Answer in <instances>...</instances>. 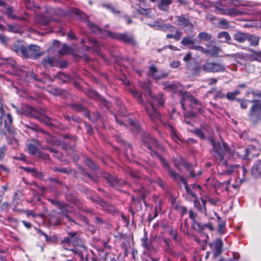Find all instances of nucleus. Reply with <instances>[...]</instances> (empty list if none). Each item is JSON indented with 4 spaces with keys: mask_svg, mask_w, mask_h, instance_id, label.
<instances>
[{
    "mask_svg": "<svg viewBox=\"0 0 261 261\" xmlns=\"http://www.w3.org/2000/svg\"><path fill=\"white\" fill-rule=\"evenodd\" d=\"M210 141L213 146L212 154L215 161L221 166L225 167V170L223 174H230L238 167L237 165L228 166L226 160L227 154L233 158L235 152L223 141H216L210 139Z\"/></svg>",
    "mask_w": 261,
    "mask_h": 261,
    "instance_id": "f257e3e1",
    "label": "nucleus"
},
{
    "mask_svg": "<svg viewBox=\"0 0 261 261\" xmlns=\"http://www.w3.org/2000/svg\"><path fill=\"white\" fill-rule=\"evenodd\" d=\"M150 108L146 107V110L150 119L154 123H159L162 121L160 114L155 110V106L162 107L164 105V99L163 95L159 94L153 99L149 101Z\"/></svg>",
    "mask_w": 261,
    "mask_h": 261,
    "instance_id": "f03ea898",
    "label": "nucleus"
},
{
    "mask_svg": "<svg viewBox=\"0 0 261 261\" xmlns=\"http://www.w3.org/2000/svg\"><path fill=\"white\" fill-rule=\"evenodd\" d=\"M143 142L144 145L146 146L150 150V153L152 155H155L158 158L163 166L165 167H167V169L168 170V167H170L167 162L153 150V148H158L161 150H163V147L158 143L156 139L150 135H147L144 137Z\"/></svg>",
    "mask_w": 261,
    "mask_h": 261,
    "instance_id": "7ed1b4c3",
    "label": "nucleus"
},
{
    "mask_svg": "<svg viewBox=\"0 0 261 261\" xmlns=\"http://www.w3.org/2000/svg\"><path fill=\"white\" fill-rule=\"evenodd\" d=\"M199 69L206 72H219L225 70V66L219 63L212 62L206 61L200 66Z\"/></svg>",
    "mask_w": 261,
    "mask_h": 261,
    "instance_id": "20e7f679",
    "label": "nucleus"
},
{
    "mask_svg": "<svg viewBox=\"0 0 261 261\" xmlns=\"http://www.w3.org/2000/svg\"><path fill=\"white\" fill-rule=\"evenodd\" d=\"M168 172L169 175L172 178L173 180L177 182H181L185 185V189L188 195L193 198H197L196 194L190 188L188 187L187 180L184 177L180 176L179 174L174 172L171 167H168Z\"/></svg>",
    "mask_w": 261,
    "mask_h": 261,
    "instance_id": "39448f33",
    "label": "nucleus"
},
{
    "mask_svg": "<svg viewBox=\"0 0 261 261\" xmlns=\"http://www.w3.org/2000/svg\"><path fill=\"white\" fill-rule=\"evenodd\" d=\"M107 36H110L113 38L118 39L126 43L130 44L133 45H135L136 43L134 37L130 34H118L112 33L110 31L107 32Z\"/></svg>",
    "mask_w": 261,
    "mask_h": 261,
    "instance_id": "423d86ee",
    "label": "nucleus"
},
{
    "mask_svg": "<svg viewBox=\"0 0 261 261\" xmlns=\"http://www.w3.org/2000/svg\"><path fill=\"white\" fill-rule=\"evenodd\" d=\"M214 12L218 14L228 16H236L240 14V12L233 8H224L223 5L219 3L214 6Z\"/></svg>",
    "mask_w": 261,
    "mask_h": 261,
    "instance_id": "0eeeda50",
    "label": "nucleus"
},
{
    "mask_svg": "<svg viewBox=\"0 0 261 261\" xmlns=\"http://www.w3.org/2000/svg\"><path fill=\"white\" fill-rule=\"evenodd\" d=\"M187 102H191L196 106V108L200 112L202 106L194 96L187 92H184L182 94V100L180 104L183 109H185V106Z\"/></svg>",
    "mask_w": 261,
    "mask_h": 261,
    "instance_id": "6e6552de",
    "label": "nucleus"
},
{
    "mask_svg": "<svg viewBox=\"0 0 261 261\" xmlns=\"http://www.w3.org/2000/svg\"><path fill=\"white\" fill-rule=\"evenodd\" d=\"M24 57L28 58L36 59L42 54L40 51V47L36 45H30L28 48L25 47Z\"/></svg>",
    "mask_w": 261,
    "mask_h": 261,
    "instance_id": "1a4fd4ad",
    "label": "nucleus"
},
{
    "mask_svg": "<svg viewBox=\"0 0 261 261\" xmlns=\"http://www.w3.org/2000/svg\"><path fill=\"white\" fill-rule=\"evenodd\" d=\"M253 103L250 112V116L253 118L256 117L257 119H259L261 116V102L257 100H251Z\"/></svg>",
    "mask_w": 261,
    "mask_h": 261,
    "instance_id": "9d476101",
    "label": "nucleus"
},
{
    "mask_svg": "<svg viewBox=\"0 0 261 261\" xmlns=\"http://www.w3.org/2000/svg\"><path fill=\"white\" fill-rule=\"evenodd\" d=\"M174 163L175 166L179 170H180V166H182L190 170L191 177H194L196 176V174L194 173L193 171L191 170L192 165L188 163L185 160L183 159H180V160L174 159Z\"/></svg>",
    "mask_w": 261,
    "mask_h": 261,
    "instance_id": "9b49d317",
    "label": "nucleus"
},
{
    "mask_svg": "<svg viewBox=\"0 0 261 261\" xmlns=\"http://www.w3.org/2000/svg\"><path fill=\"white\" fill-rule=\"evenodd\" d=\"M254 150V148L253 147L246 148H241L239 151L236 152L237 156L243 159H248L250 154L253 156L255 155L253 153Z\"/></svg>",
    "mask_w": 261,
    "mask_h": 261,
    "instance_id": "f8f14e48",
    "label": "nucleus"
},
{
    "mask_svg": "<svg viewBox=\"0 0 261 261\" xmlns=\"http://www.w3.org/2000/svg\"><path fill=\"white\" fill-rule=\"evenodd\" d=\"M205 45L207 47V49H204V53L205 54H210L212 56H217L221 51V49L219 47L211 43L206 44Z\"/></svg>",
    "mask_w": 261,
    "mask_h": 261,
    "instance_id": "ddd939ff",
    "label": "nucleus"
},
{
    "mask_svg": "<svg viewBox=\"0 0 261 261\" xmlns=\"http://www.w3.org/2000/svg\"><path fill=\"white\" fill-rule=\"evenodd\" d=\"M251 174L256 178L261 176V160L255 162L252 168Z\"/></svg>",
    "mask_w": 261,
    "mask_h": 261,
    "instance_id": "4468645a",
    "label": "nucleus"
},
{
    "mask_svg": "<svg viewBox=\"0 0 261 261\" xmlns=\"http://www.w3.org/2000/svg\"><path fill=\"white\" fill-rule=\"evenodd\" d=\"M149 25L152 28L163 31H166L167 29L173 28L171 24H165L161 22L160 20L154 21Z\"/></svg>",
    "mask_w": 261,
    "mask_h": 261,
    "instance_id": "2eb2a0df",
    "label": "nucleus"
},
{
    "mask_svg": "<svg viewBox=\"0 0 261 261\" xmlns=\"http://www.w3.org/2000/svg\"><path fill=\"white\" fill-rule=\"evenodd\" d=\"M250 51L251 54L247 55L245 60L250 61H256L258 62H261V51L252 49L250 50Z\"/></svg>",
    "mask_w": 261,
    "mask_h": 261,
    "instance_id": "dca6fc26",
    "label": "nucleus"
},
{
    "mask_svg": "<svg viewBox=\"0 0 261 261\" xmlns=\"http://www.w3.org/2000/svg\"><path fill=\"white\" fill-rule=\"evenodd\" d=\"M103 177L107 181V182L112 186H114L117 184H122V181L118 180L117 177L112 176L109 173H104Z\"/></svg>",
    "mask_w": 261,
    "mask_h": 261,
    "instance_id": "f3484780",
    "label": "nucleus"
},
{
    "mask_svg": "<svg viewBox=\"0 0 261 261\" xmlns=\"http://www.w3.org/2000/svg\"><path fill=\"white\" fill-rule=\"evenodd\" d=\"M223 242L221 239H217L214 244V253L213 257L216 258L222 253Z\"/></svg>",
    "mask_w": 261,
    "mask_h": 261,
    "instance_id": "a211bd4d",
    "label": "nucleus"
},
{
    "mask_svg": "<svg viewBox=\"0 0 261 261\" xmlns=\"http://www.w3.org/2000/svg\"><path fill=\"white\" fill-rule=\"evenodd\" d=\"M97 202L101 206L102 210L107 213H111L114 212V207L112 204L107 203L101 199H98Z\"/></svg>",
    "mask_w": 261,
    "mask_h": 261,
    "instance_id": "6ab92c4d",
    "label": "nucleus"
},
{
    "mask_svg": "<svg viewBox=\"0 0 261 261\" xmlns=\"http://www.w3.org/2000/svg\"><path fill=\"white\" fill-rule=\"evenodd\" d=\"M6 14L11 19H18L20 20H23L24 18L22 17H18L16 15L15 10L13 7H8L6 9Z\"/></svg>",
    "mask_w": 261,
    "mask_h": 261,
    "instance_id": "aec40b11",
    "label": "nucleus"
},
{
    "mask_svg": "<svg viewBox=\"0 0 261 261\" xmlns=\"http://www.w3.org/2000/svg\"><path fill=\"white\" fill-rule=\"evenodd\" d=\"M196 216V214L194 213L192 211H190L189 212V217L190 218L193 220V227L194 229L197 230H202L203 227L202 226V225L195 220V218Z\"/></svg>",
    "mask_w": 261,
    "mask_h": 261,
    "instance_id": "412c9836",
    "label": "nucleus"
},
{
    "mask_svg": "<svg viewBox=\"0 0 261 261\" xmlns=\"http://www.w3.org/2000/svg\"><path fill=\"white\" fill-rule=\"evenodd\" d=\"M175 23L182 27L188 26L190 24V20L188 18L181 16H177L175 17Z\"/></svg>",
    "mask_w": 261,
    "mask_h": 261,
    "instance_id": "4be33fe9",
    "label": "nucleus"
},
{
    "mask_svg": "<svg viewBox=\"0 0 261 261\" xmlns=\"http://www.w3.org/2000/svg\"><path fill=\"white\" fill-rule=\"evenodd\" d=\"M148 74L153 77L155 79H160L165 76L160 71H159L155 67L151 66L150 67Z\"/></svg>",
    "mask_w": 261,
    "mask_h": 261,
    "instance_id": "5701e85b",
    "label": "nucleus"
},
{
    "mask_svg": "<svg viewBox=\"0 0 261 261\" xmlns=\"http://www.w3.org/2000/svg\"><path fill=\"white\" fill-rule=\"evenodd\" d=\"M69 239L71 241V244L75 246L79 244V235L77 232L74 231H70L68 233Z\"/></svg>",
    "mask_w": 261,
    "mask_h": 261,
    "instance_id": "b1692460",
    "label": "nucleus"
},
{
    "mask_svg": "<svg viewBox=\"0 0 261 261\" xmlns=\"http://www.w3.org/2000/svg\"><path fill=\"white\" fill-rule=\"evenodd\" d=\"M218 38L221 40V42L229 43L231 38L229 34L226 32H221L218 34Z\"/></svg>",
    "mask_w": 261,
    "mask_h": 261,
    "instance_id": "393cba45",
    "label": "nucleus"
},
{
    "mask_svg": "<svg viewBox=\"0 0 261 261\" xmlns=\"http://www.w3.org/2000/svg\"><path fill=\"white\" fill-rule=\"evenodd\" d=\"M165 126L166 127V128L167 129H168L169 130L170 135H171L172 139L175 142H177L178 140H179V138L175 130L174 129V128H173V127L172 125H171L169 124H165Z\"/></svg>",
    "mask_w": 261,
    "mask_h": 261,
    "instance_id": "a878e982",
    "label": "nucleus"
},
{
    "mask_svg": "<svg viewBox=\"0 0 261 261\" xmlns=\"http://www.w3.org/2000/svg\"><path fill=\"white\" fill-rule=\"evenodd\" d=\"M11 48L12 50L14 51L16 53H21L24 56V52L23 51V50H25V47L20 43H14L12 46Z\"/></svg>",
    "mask_w": 261,
    "mask_h": 261,
    "instance_id": "bb28decb",
    "label": "nucleus"
},
{
    "mask_svg": "<svg viewBox=\"0 0 261 261\" xmlns=\"http://www.w3.org/2000/svg\"><path fill=\"white\" fill-rule=\"evenodd\" d=\"M172 3V0H161L158 3L159 8L164 11L168 9L169 6Z\"/></svg>",
    "mask_w": 261,
    "mask_h": 261,
    "instance_id": "cd10ccee",
    "label": "nucleus"
},
{
    "mask_svg": "<svg viewBox=\"0 0 261 261\" xmlns=\"http://www.w3.org/2000/svg\"><path fill=\"white\" fill-rule=\"evenodd\" d=\"M150 83L148 81L140 83V87L143 90H144V91L148 93L149 96L152 98V100L153 97H154L155 96H153L151 93L150 90Z\"/></svg>",
    "mask_w": 261,
    "mask_h": 261,
    "instance_id": "c85d7f7f",
    "label": "nucleus"
},
{
    "mask_svg": "<svg viewBox=\"0 0 261 261\" xmlns=\"http://www.w3.org/2000/svg\"><path fill=\"white\" fill-rule=\"evenodd\" d=\"M248 34L247 33L238 32L234 35V38L239 42H243L247 40Z\"/></svg>",
    "mask_w": 261,
    "mask_h": 261,
    "instance_id": "c756f323",
    "label": "nucleus"
},
{
    "mask_svg": "<svg viewBox=\"0 0 261 261\" xmlns=\"http://www.w3.org/2000/svg\"><path fill=\"white\" fill-rule=\"evenodd\" d=\"M23 115H31L35 116L36 112V110L34 108L28 106H24L22 107Z\"/></svg>",
    "mask_w": 261,
    "mask_h": 261,
    "instance_id": "7c9ffc66",
    "label": "nucleus"
},
{
    "mask_svg": "<svg viewBox=\"0 0 261 261\" xmlns=\"http://www.w3.org/2000/svg\"><path fill=\"white\" fill-rule=\"evenodd\" d=\"M247 40L249 42L251 45L257 46L258 44L259 38L248 34Z\"/></svg>",
    "mask_w": 261,
    "mask_h": 261,
    "instance_id": "2f4dec72",
    "label": "nucleus"
},
{
    "mask_svg": "<svg viewBox=\"0 0 261 261\" xmlns=\"http://www.w3.org/2000/svg\"><path fill=\"white\" fill-rule=\"evenodd\" d=\"M61 243L63 245V248L66 250H69L73 251L75 253H77V251L73 248H68L66 245H69L71 244V241L69 239V236H68L67 237L65 238L63 240L61 241Z\"/></svg>",
    "mask_w": 261,
    "mask_h": 261,
    "instance_id": "473e14b6",
    "label": "nucleus"
},
{
    "mask_svg": "<svg viewBox=\"0 0 261 261\" xmlns=\"http://www.w3.org/2000/svg\"><path fill=\"white\" fill-rule=\"evenodd\" d=\"M51 19L44 15H40L37 19L39 23L43 25H47Z\"/></svg>",
    "mask_w": 261,
    "mask_h": 261,
    "instance_id": "72a5a7b5",
    "label": "nucleus"
},
{
    "mask_svg": "<svg viewBox=\"0 0 261 261\" xmlns=\"http://www.w3.org/2000/svg\"><path fill=\"white\" fill-rule=\"evenodd\" d=\"M54 63L55 60L53 58H50L49 57L44 58L42 61V64L44 67H47L48 65L53 66L54 65Z\"/></svg>",
    "mask_w": 261,
    "mask_h": 261,
    "instance_id": "f704fd0d",
    "label": "nucleus"
},
{
    "mask_svg": "<svg viewBox=\"0 0 261 261\" xmlns=\"http://www.w3.org/2000/svg\"><path fill=\"white\" fill-rule=\"evenodd\" d=\"M21 124L25 128L30 129L33 131H37L39 129L37 125L31 122H29L27 123H23L22 122H21Z\"/></svg>",
    "mask_w": 261,
    "mask_h": 261,
    "instance_id": "c9c22d12",
    "label": "nucleus"
},
{
    "mask_svg": "<svg viewBox=\"0 0 261 261\" xmlns=\"http://www.w3.org/2000/svg\"><path fill=\"white\" fill-rule=\"evenodd\" d=\"M218 25L220 28L222 29H226L229 27V22L225 19H221L218 22Z\"/></svg>",
    "mask_w": 261,
    "mask_h": 261,
    "instance_id": "e433bc0d",
    "label": "nucleus"
},
{
    "mask_svg": "<svg viewBox=\"0 0 261 261\" xmlns=\"http://www.w3.org/2000/svg\"><path fill=\"white\" fill-rule=\"evenodd\" d=\"M130 92L138 99L139 102L143 103L141 94L136 89H131Z\"/></svg>",
    "mask_w": 261,
    "mask_h": 261,
    "instance_id": "4c0bfd02",
    "label": "nucleus"
},
{
    "mask_svg": "<svg viewBox=\"0 0 261 261\" xmlns=\"http://www.w3.org/2000/svg\"><path fill=\"white\" fill-rule=\"evenodd\" d=\"M212 35L206 32H201L198 35V38L201 40L204 41H208L211 39Z\"/></svg>",
    "mask_w": 261,
    "mask_h": 261,
    "instance_id": "58836bf2",
    "label": "nucleus"
},
{
    "mask_svg": "<svg viewBox=\"0 0 261 261\" xmlns=\"http://www.w3.org/2000/svg\"><path fill=\"white\" fill-rule=\"evenodd\" d=\"M85 163L87 166L93 170L96 171L98 168V167L90 159H86L85 160Z\"/></svg>",
    "mask_w": 261,
    "mask_h": 261,
    "instance_id": "ea45409f",
    "label": "nucleus"
},
{
    "mask_svg": "<svg viewBox=\"0 0 261 261\" xmlns=\"http://www.w3.org/2000/svg\"><path fill=\"white\" fill-rule=\"evenodd\" d=\"M181 43L186 46H192L193 44H194V41L190 37H184Z\"/></svg>",
    "mask_w": 261,
    "mask_h": 261,
    "instance_id": "a19ab883",
    "label": "nucleus"
},
{
    "mask_svg": "<svg viewBox=\"0 0 261 261\" xmlns=\"http://www.w3.org/2000/svg\"><path fill=\"white\" fill-rule=\"evenodd\" d=\"M87 24L92 32L96 33L100 31V29L97 26L95 25L93 22H91L88 20H87Z\"/></svg>",
    "mask_w": 261,
    "mask_h": 261,
    "instance_id": "79ce46f5",
    "label": "nucleus"
},
{
    "mask_svg": "<svg viewBox=\"0 0 261 261\" xmlns=\"http://www.w3.org/2000/svg\"><path fill=\"white\" fill-rule=\"evenodd\" d=\"M102 6L106 9H109L113 13L115 14L119 13V11L117 10L111 4H103L102 5Z\"/></svg>",
    "mask_w": 261,
    "mask_h": 261,
    "instance_id": "37998d69",
    "label": "nucleus"
},
{
    "mask_svg": "<svg viewBox=\"0 0 261 261\" xmlns=\"http://www.w3.org/2000/svg\"><path fill=\"white\" fill-rule=\"evenodd\" d=\"M8 144L13 146L14 147L18 145V141L14 137H7Z\"/></svg>",
    "mask_w": 261,
    "mask_h": 261,
    "instance_id": "c03bdc74",
    "label": "nucleus"
},
{
    "mask_svg": "<svg viewBox=\"0 0 261 261\" xmlns=\"http://www.w3.org/2000/svg\"><path fill=\"white\" fill-rule=\"evenodd\" d=\"M17 193H15L13 195V200L11 203V204L13 206L14 210H16L17 206L18 205L19 203V199L17 198Z\"/></svg>",
    "mask_w": 261,
    "mask_h": 261,
    "instance_id": "a18cd8bd",
    "label": "nucleus"
},
{
    "mask_svg": "<svg viewBox=\"0 0 261 261\" xmlns=\"http://www.w3.org/2000/svg\"><path fill=\"white\" fill-rule=\"evenodd\" d=\"M225 227V223L223 221L220 220L218 222V232L220 234L224 233V229Z\"/></svg>",
    "mask_w": 261,
    "mask_h": 261,
    "instance_id": "49530a36",
    "label": "nucleus"
},
{
    "mask_svg": "<svg viewBox=\"0 0 261 261\" xmlns=\"http://www.w3.org/2000/svg\"><path fill=\"white\" fill-rule=\"evenodd\" d=\"M70 51L69 47L66 44H63L62 45V49L59 51V54L61 55H63L66 53H68Z\"/></svg>",
    "mask_w": 261,
    "mask_h": 261,
    "instance_id": "de8ad7c7",
    "label": "nucleus"
},
{
    "mask_svg": "<svg viewBox=\"0 0 261 261\" xmlns=\"http://www.w3.org/2000/svg\"><path fill=\"white\" fill-rule=\"evenodd\" d=\"M245 67L246 71L249 73H252L255 70V66L251 63H246Z\"/></svg>",
    "mask_w": 261,
    "mask_h": 261,
    "instance_id": "09e8293b",
    "label": "nucleus"
},
{
    "mask_svg": "<svg viewBox=\"0 0 261 261\" xmlns=\"http://www.w3.org/2000/svg\"><path fill=\"white\" fill-rule=\"evenodd\" d=\"M194 134L200 138L203 139L205 138V134L203 130L199 129H196L194 130Z\"/></svg>",
    "mask_w": 261,
    "mask_h": 261,
    "instance_id": "8fccbe9b",
    "label": "nucleus"
},
{
    "mask_svg": "<svg viewBox=\"0 0 261 261\" xmlns=\"http://www.w3.org/2000/svg\"><path fill=\"white\" fill-rule=\"evenodd\" d=\"M6 145H3L0 147V161L4 159L6 154Z\"/></svg>",
    "mask_w": 261,
    "mask_h": 261,
    "instance_id": "3c124183",
    "label": "nucleus"
},
{
    "mask_svg": "<svg viewBox=\"0 0 261 261\" xmlns=\"http://www.w3.org/2000/svg\"><path fill=\"white\" fill-rule=\"evenodd\" d=\"M31 171H32V174L34 176H35L39 178H41L43 177V173L37 170L36 169L34 168V169H32Z\"/></svg>",
    "mask_w": 261,
    "mask_h": 261,
    "instance_id": "603ef678",
    "label": "nucleus"
},
{
    "mask_svg": "<svg viewBox=\"0 0 261 261\" xmlns=\"http://www.w3.org/2000/svg\"><path fill=\"white\" fill-rule=\"evenodd\" d=\"M28 149L30 153L31 154L35 153L37 151V147L36 145L31 143L28 145Z\"/></svg>",
    "mask_w": 261,
    "mask_h": 261,
    "instance_id": "864d4df0",
    "label": "nucleus"
},
{
    "mask_svg": "<svg viewBox=\"0 0 261 261\" xmlns=\"http://www.w3.org/2000/svg\"><path fill=\"white\" fill-rule=\"evenodd\" d=\"M239 101H240V105L242 109H246L248 106V103L251 102V100H238Z\"/></svg>",
    "mask_w": 261,
    "mask_h": 261,
    "instance_id": "5fc2aeb1",
    "label": "nucleus"
},
{
    "mask_svg": "<svg viewBox=\"0 0 261 261\" xmlns=\"http://www.w3.org/2000/svg\"><path fill=\"white\" fill-rule=\"evenodd\" d=\"M189 48L192 49H195V50H199L203 53L204 52V49H205L204 48H203V47H202L201 46L195 45H194V44H193L192 46H189Z\"/></svg>",
    "mask_w": 261,
    "mask_h": 261,
    "instance_id": "6e6d98bb",
    "label": "nucleus"
},
{
    "mask_svg": "<svg viewBox=\"0 0 261 261\" xmlns=\"http://www.w3.org/2000/svg\"><path fill=\"white\" fill-rule=\"evenodd\" d=\"M4 115V109L2 106V104L0 102V128L2 126L3 120L2 118Z\"/></svg>",
    "mask_w": 261,
    "mask_h": 261,
    "instance_id": "4d7b16f0",
    "label": "nucleus"
},
{
    "mask_svg": "<svg viewBox=\"0 0 261 261\" xmlns=\"http://www.w3.org/2000/svg\"><path fill=\"white\" fill-rule=\"evenodd\" d=\"M136 191L138 192L139 194V198L143 199L144 198L145 196V190L143 188H141L138 190H135Z\"/></svg>",
    "mask_w": 261,
    "mask_h": 261,
    "instance_id": "13d9d810",
    "label": "nucleus"
},
{
    "mask_svg": "<svg viewBox=\"0 0 261 261\" xmlns=\"http://www.w3.org/2000/svg\"><path fill=\"white\" fill-rule=\"evenodd\" d=\"M88 95L90 97H91L92 98H94L99 97V95L98 94V93L94 90H90L89 92Z\"/></svg>",
    "mask_w": 261,
    "mask_h": 261,
    "instance_id": "bf43d9fd",
    "label": "nucleus"
},
{
    "mask_svg": "<svg viewBox=\"0 0 261 261\" xmlns=\"http://www.w3.org/2000/svg\"><path fill=\"white\" fill-rule=\"evenodd\" d=\"M99 255L101 257V259H103L104 261H106L108 257V253L104 252L103 250H101L99 252Z\"/></svg>",
    "mask_w": 261,
    "mask_h": 261,
    "instance_id": "052dcab7",
    "label": "nucleus"
},
{
    "mask_svg": "<svg viewBox=\"0 0 261 261\" xmlns=\"http://www.w3.org/2000/svg\"><path fill=\"white\" fill-rule=\"evenodd\" d=\"M72 107L78 111H83L84 109V108L80 104H73L72 105Z\"/></svg>",
    "mask_w": 261,
    "mask_h": 261,
    "instance_id": "680f3d73",
    "label": "nucleus"
},
{
    "mask_svg": "<svg viewBox=\"0 0 261 261\" xmlns=\"http://www.w3.org/2000/svg\"><path fill=\"white\" fill-rule=\"evenodd\" d=\"M89 42L90 45H92L94 47H98L99 46V43L94 39H89Z\"/></svg>",
    "mask_w": 261,
    "mask_h": 261,
    "instance_id": "e2e57ef3",
    "label": "nucleus"
},
{
    "mask_svg": "<svg viewBox=\"0 0 261 261\" xmlns=\"http://www.w3.org/2000/svg\"><path fill=\"white\" fill-rule=\"evenodd\" d=\"M73 12L77 15H79L82 18H84L86 16L85 14L83 13L80 10L77 9H73Z\"/></svg>",
    "mask_w": 261,
    "mask_h": 261,
    "instance_id": "0e129e2a",
    "label": "nucleus"
},
{
    "mask_svg": "<svg viewBox=\"0 0 261 261\" xmlns=\"http://www.w3.org/2000/svg\"><path fill=\"white\" fill-rule=\"evenodd\" d=\"M8 40V38H7L5 36L3 35L2 34H0V42L3 44H6L7 41Z\"/></svg>",
    "mask_w": 261,
    "mask_h": 261,
    "instance_id": "69168bd1",
    "label": "nucleus"
},
{
    "mask_svg": "<svg viewBox=\"0 0 261 261\" xmlns=\"http://www.w3.org/2000/svg\"><path fill=\"white\" fill-rule=\"evenodd\" d=\"M141 241H142V245L143 246H144V247H145L146 249L149 248V246L147 244V238L145 237L141 239Z\"/></svg>",
    "mask_w": 261,
    "mask_h": 261,
    "instance_id": "338daca9",
    "label": "nucleus"
},
{
    "mask_svg": "<svg viewBox=\"0 0 261 261\" xmlns=\"http://www.w3.org/2000/svg\"><path fill=\"white\" fill-rule=\"evenodd\" d=\"M180 63L178 61H173L170 64V66L172 68H177L179 66Z\"/></svg>",
    "mask_w": 261,
    "mask_h": 261,
    "instance_id": "774afa93",
    "label": "nucleus"
}]
</instances>
